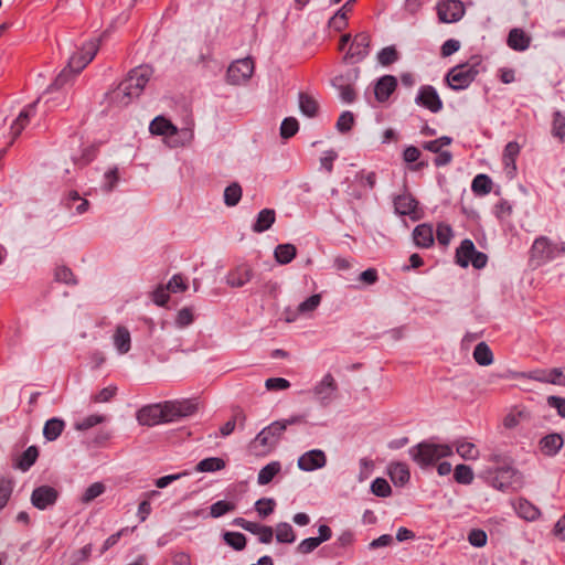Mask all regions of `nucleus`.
<instances>
[{
    "mask_svg": "<svg viewBox=\"0 0 565 565\" xmlns=\"http://www.w3.org/2000/svg\"><path fill=\"white\" fill-rule=\"evenodd\" d=\"M196 409V404L190 399L168 401L163 404L142 407L137 413V420L143 426H156L161 423L174 422L179 418L191 416Z\"/></svg>",
    "mask_w": 565,
    "mask_h": 565,
    "instance_id": "1",
    "label": "nucleus"
},
{
    "mask_svg": "<svg viewBox=\"0 0 565 565\" xmlns=\"http://www.w3.org/2000/svg\"><path fill=\"white\" fill-rule=\"evenodd\" d=\"M151 74L152 70L149 66H139L132 70L127 78L110 92V103L117 107L129 105L134 98L140 96Z\"/></svg>",
    "mask_w": 565,
    "mask_h": 565,
    "instance_id": "2",
    "label": "nucleus"
},
{
    "mask_svg": "<svg viewBox=\"0 0 565 565\" xmlns=\"http://www.w3.org/2000/svg\"><path fill=\"white\" fill-rule=\"evenodd\" d=\"M408 454L420 468L434 466L439 459L452 456V447L447 444L422 441L409 448Z\"/></svg>",
    "mask_w": 565,
    "mask_h": 565,
    "instance_id": "3",
    "label": "nucleus"
},
{
    "mask_svg": "<svg viewBox=\"0 0 565 565\" xmlns=\"http://www.w3.org/2000/svg\"><path fill=\"white\" fill-rule=\"evenodd\" d=\"M285 433V427L278 420L264 427L248 444V450L254 456H266L278 445Z\"/></svg>",
    "mask_w": 565,
    "mask_h": 565,
    "instance_id": "4",
    "label": "nucleus"
},
{
    "mask_svg": "<svg viewBox=\"0 0 565 565\" xmlns=\"http://www.w3.org/2000/svg\"><path fill=\"white\" fill-rule=\"evenodd\" d=\"M565 253V242L555 243L546 236L537 237L531 247V259L543 265Z\"/></svg>",
    "mask_w": 565,
    "mask_h": 565,
    "instance_id": "5",
    "label": "nucleus"
},
{
    "mask_svg": "<svg viewBox=\"0 0 565 565\" xmlns=\"http://www.w3.org/2000/svg\"><path fill=\"white\" fill-rule=\"evenodd\" d=\"M479 65L480 63L477 61L452 67L446 75L449 87L454 90L466 89L479 74Z\"/></svg>",
    "mask_w": 565,
    "mask_h": 565,
    "instance_id": "6",
    "label": "nucleus"
},
{
    "mask_svg": "<svg viewBox=\"0 0 565 565\" xmlns=\"http://www.w3.org/2000/svg\"><path fill=\"white\" fill-rule=\"evenodd\" d=\"M491 486L503 492H513L522 487V476L512 467H502L495 470Z\"/></svg>",
    "mask_w": 565,
    "mask_h": 565,
    "instance_id": "7",
    "label": "nucleus"
},
{
    "mask_svg": "<svg viewBox=\"0 0 565 565\" xmlns=\"http://www.w3.org/2000/svg\"><path fill=\"white\" fill-rule=\"evenodd\" d=\"M99 49L98 40L86 42L81 52L74 53L68 60V68L78 74L88 63L93 61Z\"/></svg>",
    "mask_w": 565,
    "mask_h": 565,
    "instance_id": "8",
    "label": "nucleus"
},
{
    "mask_svg": "<svg viewBox=\"0 0 565 565\" xmlns=\"http://www.w3.org/2000/svg\"><path fill=\"white\" fill-rule=\"evenodd\" d=\"M254 72V62L249 57L233 62L226 72L227 83L239 85L250 78Z\"/></svg>",
    "mask_w": 565,
    "mask_h": 565,
    "instance_id": "9",
    "label": "nucleus"
},
{
    "mask_svg": "<svg viewBox=\"0 0 565 565\" xmlns=\"http://www.w3.org/2000/svg\"><path fill=\"white\" fill-rule=\"evenodd\" d=\"M438 19L443 23L459 21L465 14V7L460 0H445L437 4Z\"/></svg>",
    "mask_w": 565,
    "mask_h": 565,
    "instance_id": "10",
    "label": "nucleus"
},
{
    "mask_svg": "<svg viewBox=\"0 0 565 565\" xmlns=\"http://www.w3.org/2000/svg\"><path fill=\"white\" fill-rule=\"evenodd\" d=\"M58 491L51 486H40L32 491L31 503L39 510L53 507L58 499Z\"/></svg>",
    "mask_w": 565,
    "mask_h": 565,
    "instance_id": "11",
    "label": "nucleus"
},
{
    "mask_svg": "<svg viewBox=\"0 0 565 565\" xmlns=\"http://www.w3.org/2000/svg\"><path fill=\"white\" fill-rule=\"evenodd\" d=\"M415 102L431 113H438L443 109V100L435 87L430 85H424L419 88Z\"/></svg>",
    "mask_w": 565,
    "mask_h": 565,
    "instance_id": "12",
    "label": "nucleus"
},
{
    "mask_svg": "<svg viewBox=\"0 0 565 565\" xmlns=\"http://www.w3.org/2000/svg\"><path fill=\"white\" fill-rule=\"evenodd\" d=\"M233 524L242 527L243 530L255 534L258 536V540L263 544H269L273 541L274 531L268 525H263L256 522H250L245 520L244 518H236L233 521Z\"/></svg>",
    "mask_w": 565,
    "mask_h": 565,
    "instance_id": "13",
    "label": "nucleus"
},
{
    "mask_svg": "<svg viewBox=\"0 0 565 565\" xmlns=\"http://www.w3.org/2000/svg\"><path fill=\"white\" fill-rule=\"evenodd\" d=\"M338 391V383L331 373H327L313 387L315 396L322 405H328Z\"/></svg>",
    "mask_w": 565,
    "mask_h": 565,
    "instance_id": "14",
    "label": "nucleus"
},
{
    "mask_svg": "<svg viewBox=\"0 0 565 565\" xmlns=\"http://www.w3.org/2000/svg\"><path fill=\"white\" fill-rule=\"evenodd\" d=\"M370 43L371 36L367 33L361 32L356 34L344 58L353 60V62L362 61L369 54Z\"/></svg>",
    "mask_w": 565,
    "mask_h": 565,
    "instance_id": "15",
    "label": "nucleus"
},
{
    "mask_svg": "<svg viewBox=\"0 0 565 565\" xmlns=\"http://www.w3.org/2000/svg\"><path fill=\"white\" fill-rule=\"evenodd\" d=\"M327 463V457L320 449H313L305 452L298 459V467L303 471H313L324 467Z\"/></svg>",
    "mask_w": 565,
    "mask_h": 565,
    "instance_id": "16",
    "label": "nucleus"
},
{
    "mask_svg": "<svg viewBox=\"0 0 565 565\" xmlns=\"http://www.w3.org/2000/svg\"><path fill=\"white\" fill-rule=\"evenodd\" d=\"M417 205L418 202L411 194H401L394 199L395 212L399 215H408L413 220H417Z\"/></svg>",
    "mask_w": 565,
    "mask_h": 565,
    "instance_id": "17",
    "label": "nucleus"
},
{
    "mask_svg": "<svg viewBox=\"0 0 565 565\" xmlns=\"http://www.w3.org/2000/svg\"><path fill=\"white\" fill-rule=\"evenodd\" d=\"M397 79L393 75L382 76L375 84L374 95L377 102H386L396 89Z\"/></svg>",
    "mask_w": 565,
    "mask_h": 565,
    "instance_id": "18",
    "label": "nucleus"
},
{
    "mask_svg": "<svg viewBox=\"0 0 565 565\" xmlns=\"http://www.w3.org/2000/svg\"><path fill=\"white\" fill-rule=\"evenodd\" d=\"M253 278V269L248 265H239L226 276V284L233 288L243 287Z\"/></svg>",
    "mask_w": 565,
    "mask_h": 565,
    "instance_id": "19",
    "label": "nucleus"
},
{
    "mask_svg": "<svg viewBox=\"0 0 565 565\" xmlns=\"http://www.w3.org/2000/svg\"><path fill=\"white\" fill-rule=\"evenodd\" d=\"M531 36L520 28L511 29L507 39L508 46L516 52H523L527 50L531 45Z\"/></svg>",
    "mask_w": 565,
    "mask_h": 565,
    "instance_id": "20",
    "label": "nucleus"
},
{
    "mask_svg": "<svg viewBox=\"0 0 565 565\" xmlns=\"http://www.w3.org/2000/svg\"><path fill=\"white\" fill-rule=\"evenodd\" d=\"M413 239L418 247H430L434 244L433 226L427 223L417 225L413 231Z\"/></svg>",
    "mask_w": 565,
    "mask_h": 565,
    "instance_id": "21",
    "label": "nucleus"
},
{
    "mask_svg": "<svg viewBox=\"0 0 565 565\" xmlns=\"http://www.w3.org/2000/svg\"><path fill=\"white\" fill-rule=\"evenodd\" d=\"M39 102L40 99H36L34 103L28 105L13 121L11 125V134L13 139L17 138L29 124V119L34 114L35 106Z\"/></svg>",
    "mask_w": 565,
    "mask_h": 565,
    "instance_id": "22",
    "label": "nucleus"
},
{
    "mask_svg": "<svg viewBox=\"0 0 565 565\" xmlns=\"http://www.w3.org/2000/svg\"><path fill=\"white\" fill-rule=\"evenodd\" d=\"M149 130L157 136H174L178 134V128L162 116L156 117L150 122Z\"/></svg>",
    "mask_w": 565,
    "mask_h": 565,
    "instance_id": "23",
    "label": "nucleus"
},
{
    "mask_svg": "<svg viewBox=\"0 0 565 565\" xmlns=\"http://www.w3.org/2000/svg\"><path fill=\"white\" fill-rule=\"evenodd\" d=\"M388 473L393 483L399 487L406 484L411 478L409 469L404 462H392L388 466Z\"/></svg>",
    "mask_w": 565,
    "mask_h": 565,
    "instance_id": "24",
    "label": "nucleus"
},
{
    "mask_svg": "<svg viewBox=\"0 0 565 565\" xmlns=\"http://www.w3.org/2000/svg\"><path fill=\"white\" fill-rule=\"evenodd\" d=\"M332 85L339 90L340 97L344 103L350 104L355 100V90L343 75L335 76L332 79Z\"/></svg>",
    "mask_w": 565,
    "mask_h": 565,
    "instance_id": "25",
    "label": "nucleus"
},
{
    "mask_svg": "<svg viewBox=\"0 0 565 565\" xmlns=\"http://www.w3.org/2000/svg\"><path fill=\"white\" fill-rule=\"evenodd\" d=\"M563 446V438L559 434H550L540 440V449L546 456L556 455Z\"/></svg>",
    "mask_w": 565,
    "mask_h": 565,
    "instance_id": "26",
    "label": "nucleus"
},
{
    "mask_svg": "<svg viewBox=\"0 0 565 565\" xmlns=\"http://www.w3.org/2000/svg\"><path fill=\"white\" fill-rule=\"evenodd\" d=\"M475 248L471 239H463L456 250V263L463 268L468 267L475 254Z\"/></svg>",
    "mask_w": 565,
    "mask_h": 565,
    "instance_id": "27",
    "label": "nucleus"
},
{
    "mask_svg": "<svg viewBox=\"0 0 565 565\" xmlns=\"http://www.w3.org/2000/svg\"><path fill=\"white\" fill-rule=\"evenodd\" d=\"M457 454L463 460H477L480 456V451L473 443L467 441L466 439H457L454 441Z\"/></svg>",
    "mask_w": 565,
    "mask_h": 565,
    "instance_id": "28",
    "label": "nucleus"
},
{
    "mask_svg": "<svg viewBox=\"0 0 565 565\" xmlns=\"http://www.w3.org/2000/svg\"><path fill=\"white\" fill-rule=\"evenodd\" d=\"M114 345L120 354H125L130 350L131 338L129 330L124 326H118L114 333Z\"/></svg>",
    "mask_w": 565,
    "mask_h": 565,
    "instance_id": "29",
    "label": "nucleus"
},
{
    "mask_svg": "<svg viewBox=\"0 0 565 565\" xmlns=\"http://www.w3.org/2000/svg\"><path fill=\"white\" fill-rule=\"evenodd\" d=\"M275 220V211L271 209H264L258 213L256 222L253 224L252 228L255 233H263L271 227Z\"/></svg>",
    "mask_w": 565,
    "mask_h": 565,
    "instance_id": "30",
    "label": "nucleus"
},
{
    "mask_svg": "<svg viewBox=\"0 0 565 565\" xmlns=\"http://www.w3.org/2000/svg\"><path fill=\"white\" fill-rule=\"evenodd\" d=\"M65 423L60 418H51L46 420L43 427V436L46 440L53 441L57 439L64 430Z\"/></svg>",
    "mask_w": 565,
    "mask_h": 565,
    "instance_id": "31",
    "label": "nucleus"
},
{
    "mask_svg": "<svg viewBox=\"0 0 565 565\" xmlns=\"http://www.w3.org/2000/svg\"><path fill=\"white\" fill-rule=\"evenodd\" d=\"M520 153V146L516 141H510L503 151V163L509 173H513L516 170L515 160Z\"/></svg>",
    "mask_w": 565,
    "mask_h": 565,
    "instance_id": "32",
    "label": "nucleus"
},
{
    "mask_svg": "<svg viewBox=\"0 0 565 565\" xmlns=\"http://www.w3.org/2000/svg\"><path fill=\"white\" fill-rule=\"evenodd\" d=\"M298 100H299L300 111L303 115H306L310 118L317 116L318 110H319V105H318V102L311 95H308L306 93H299Z\"/></svg>",
    "mask_w": 565,
    "mask_h": 565,
    "instance_id": "33",
    "label": "nucleus"
},
{
    "mask_svg": "<svg viewBox=\"0 0 565 565\" xmlns=\"http://www.w3.org/2000/svg\"><path fill=\"white\" fill-rule=\"evenodd\" d=\"M297 254V248L292 244H279L274 252V256L277 263L281 265L289 264Z\"/></svg>",
    "mask_w": 565,
    "mask_h": 565,
    "instance_id": "34",
    "label": "nucleus"
},
{
    "mask_svg": "<svg viewBox=\"0 0 565 565\" xmlns=\"http://www.w3.org/2000/svg\"><path fill=\"white\" fill-rule=\"evenodd\" d=\"M515 510L521 518L529 520V521L536 520L541 514L540 510L534 504H532L530 501H527L525 499L518 500Z\"/></svg>",
    "mask_w": 565,
    "mask_h": 565,
    "instance_id": "35",
    "label": "nucleus"
},
{
    "mask_svg": "<svg viewBox=\"0 0 565 565\" xmlns=\"http://www.w3.org/2000/svg\"><path fill=\"white\" fill-rule=\"evenodd\" d=\"M473 359L481 366H488L493 362V354L486 342H480L473 350Z\"/></svg>",
    "mask_w": 565,
    "mask_h": 565,
    "instance_id": "36",
    "label": "nucleus"
},
{
    "mask_svg": "<svg viewBox=\"0 0 565 565\" xmlns=\"http://www.w3.org/2000/svg\"><path fill=\"white\" fill-rule=\"evenodd\" d=\"M280 469L281 465L279 461L269 462L259 470L257 482L260 486L268 484L274 479V477L280 471Z\"/></svg>",
    "mask_w": 565,
    "mask_h": 565,
    "instance_id": "37",
    "label": "nucleus"
},
{
    "mask_svg": "<svg viewBox=\"0 0 565 565\" xmlns=\"http://www.w3.org/2000/svg\"><path fill=\"white\" fill-rule=\"evenodd\" d=\"M39 449L36 446L28 447L21 455L17 467L22 471H28L36 461Z\"/></svg>",
    "mask_w": 565,
    "mask_h": 565,
    "instance_id": "38",
    "label": "nucleus"
},
{
    "mask_svg": "<svg viewBox=\"0 0 565 565\" xmlns=\"http://www.w3.org/2000/svg\"><path fill=\"white\" fill-rule=\"evenodd\" d=\"M225 468V461L222 458L210 457L201 460L195 470L199 472H214Z\"/></svg>",
    "mask_w": 565,
    "mask_h": 565,
    "instance_id": "39",
    "label": "nucleus"
},
{
    "mask_svg": "<svg viewBox=\"0 0 565 565\" xmlns=\"http://www.w3.org/2000/svg\"><path fill=\"white\" fill-rule=\"evenodd\" d=\"M471 190L478 195L489 194L492 190V181L487 174H478L472 180Z\"/></svg>",
    "mask_w": 565,
    "mask_h": 565,
    "instance_id": "40",
    "label": "nucleus"
},
{
    "mask_svg": "<svg viewBox=\"0 0 565 565\" xmlns=\"http://www.w3.org/2000/svg\"><path fill=\"white\" fill-rule=\"evenodd\" d=\"M276 540L279 543H294L296 541V534L292 526L287 522L278 523L276 525Z\"/></svg>",
    "mask_w": 565,
    "mask_h": 565,
    "instance_id": "41",
    "label": "nucleus"
},
{
    "mask_svg": "<svg viewBox=\"0 0 565 565\" xmlns=\"http://www.w3.org/2000/svg\"><path fill=\"white\" fill-rule=\"evenodd\" d=\"M551 134L561 142H565V116L559 110L553 114Z\"/></svg>",
    "mask_w": 565,
    "mask_h": 565,
    "instance_id": "42",
    "label": "nucleus"
},
{
    "mask_svg": "<svg viewBox=\"0 0 565 565\" xmlns=\"http://www.w3.org/2000/svg\"><path fill=\"white\" fill-rule=\"evenodd\" d=\"M98 147L96 145H90L85 147L82 150V153L79 157H73V163L77 166L78 168H84L87 164H89L97 156Z\"/></svg>",
    "mask_w": 565,
    "mask_h": 565,
    "instance_id": "43",
    "label": "nucleus"
},
{
    "mask_svg": "<svg viewBox=\"0 0 565 565\" xmlns=\"http://www.w3.org/2000/svg\"><path fill=\"white\" fill-rule=\"evenodd\" d=\"M473 471L470 466L457 465L454 470V479L460 484H470L473 481Z\"/></svg>",
    "mask_w": 565,
    "mask_h": 565,
    "instance_id": "44",
    "label": "nucleus"
},
{
    "mask_svg": "<svg viewBox=\"0 0 565 565\" xmlns=\"http://www.w3.org/2000/svg\"><path fill=\"white\" fill-rule=\"evenodd\" d=\"M242 186L237 182L231 183L224 190V203L227 206H235L242 198Z\"/></svg>",
    "mask_w": 565,
    "mask_h": 565,
    "instance_id": "45",
    "label": "nucleus"
},
{
    "mask_svg": "<svg viewBox=\"0 0 565 565\" xmlns=\"http://www.w3.org/2000/svg\"><path fill=\"white\" fill-rule=\"evenodd\" d=\"M223 539L235 551H242L246 546V537L239 532H225Z\"/></svg>",
    "mask_w": 565,
    "mask_h": 565,
    "instance_id": "46",
    "label": "nucleus"
},
{
    "mask_svg": "<svg viewBox=\"0 0 565 565\" xmlns=\"http://www.w3.org/2000/svg\"><path fill=\"white\" fill-rule=\"evenodd\" d=\"M236 508L235 503L226 500H220L213 503L210 508V514L212 518H221L224 514L234 511Z\"/></svg>",
    "mask_w": 565,
    "mask_h": 565,
    "instance_id": "47",
    "label": "nucleus"
},
{
    "mask_svg": "<svg viewBox=\"0 0 565 565\" xmlns=\"http://www.w3.org/2000/svg\"><path fill=\"white\" fill-rule=\"evenodd\" d=\"M398 60V53L395 46H386L377 53V61L381 65L387 66Z\"/></svg>",
    "mask_w": 565,
    "mask_h": 565,
    "instance_id": "48",
    "label": "nucleus"
},
{
    "mask_svg": "<svg viewBox=\"0 0 565 565\" xmlns=\"http://www.w3.org/2000/svg\"><path fill=\"white\" fill-rule=\"evenodd\" d=\"M299 124L296 118L287 117L280 125V136L284 139H288L297 134Z\"/></svg>",
    "mask_w": 565,
    "mask_h": 565,
    "instance_id": "49",
    "label": "nucleus"
},
{
    "mask_svg": "<svg viewBox=\"0 0 565 565\" xmlns=\"http://www.w3.org/2000/svg\"><path fill=\"white\" fill-rule=\"evenodd\" d=\"M54 279L66 285H76L77 280L73 271L66 266H58L54 271Z\"/></svg>",
    "mask_w": 565,
    "mask_h": 565,
    "instance_id": "50",
    "label": "nucleus"
},
{
    "mask_svg": "<svg viewBox=\"0 0 565 565\" xmlns=\"http://www.w3.org/2000/svg\"><path fill=\"white\" fill-rule=\"evenodd\" d=\"M276 502L271 498H262L256 501L255 503V510L257 511L258 515L263 519L267 518L269 514L273 513L275 509Z\"/></svg>",
    "mask_w": 565,
    "mask_h": 565,
    "instance_id": "51",
    "label": "nucleus"
},
{
    "mask_svg": "<svg viewBox=\"0 0 565 565\" xmlns=\"http://www.w3.org/2000/svg\"><path fill=\"white\" fill-rule=\"evenodd\" d=\"M13 491V481L8 478H0V509H3Z\"/></svg>",
    "mask_w": 565,
    "mask_h": 565,
    "instance_id": "52",
    "label": "nucleus"
},
{
    "mask_svg": "<svg viewBox=\"0 0 565 565\" xmlns=\"http://www.w3.org/2000/svg\"><path fill=\"white\" fill-rule=\"evenodd\" d=\"M371 491L381 498H386L392 493L391 486L384 478H376L371 484Z\"/></svg>",
    "mask_w": 565,
    "mask_h": 565,
    "instance_id": "53",
    "label": "nucleus"
},
{
    "mask_svg": "<svg viewBox=\"0 0 565 565\" xmlns=\"http://www.w3.org/2000/svg\"><path fill=\"white\" fill-rule=\"evenodd\" d=\"M105 492V486L102 482L92 483L83 493L82 502L89 503L95 500L97 497Z\"/></svg>",
    "mask_w": 565,
    "mask_h": 565,
    "instance_id": "54",
    "label": "nucleus"
},
{
    "mask_svg": "<svg viewBox=\"0 0 565 565\" xmlns=\"http://www.w3.org/2000/svg\"><path fill=\"white\" fill-rule=\"evenodd\" d=\"M454 236L452 228L449 224L439 223L436 230V237L440 245L447 246Z\"/></svg>",
    "mask_w": 565,
    "mask_h": 565,
    "instance_id": "55",
    "label": "nucleus"
},
{
    "mask_svg": "<svg viewBox=\"0 0 565 565\" xmlns=\"http://www.w3.org/2000/svg\"><path fill=\"white\" fill-rule=\"evenodd\" d=\"M75 75V73L73 71H71L68 68V66H66L64 70L61 71V73L56 76V78L54 79V82L51 84V86L49 87V90H54V89H60L62 88L64 85H66L71 79L72 77Z\"/></svg>",
    "mask_w": 565,
    "mask_h": 565,
    "instance_id": "56",
    "label": "nucleus"
},
{
    "mask_svg": "<svg viewBox=\"0 0 565 565\" xmlns=\"http://www.w3.org/2000/svg\"><path fill=\"white\" fill-rule=\"evenodd\" d=\"M320 302H321V296L319 294H315V295L310 296L309 298H307L301 303H299L298 312L299 313L312 312L313 310L317 309V307L320 305Z\"/></svg>",
    "mask_w": 565,
    "mask_h": 565,
    "instance_id": "57",
    "label": "nucleus"
},
{
    "mask_svg": "<svg viewBox=\"0 0 565 565\" xmlns=\"http://www.w3.org/2000/svg\"><path fill=\"white\" fill-rule=\"evenodd\" d=\"M354 124V116L351 111H343L337 121V129L340 132H348L352 129Z\"/></svg>",
    "mask_w": 565,
    "mask_h": 565,
    "instance_id": "58",
    "label": "nucleus"
},
{
    "mask_svg": "<svg viewBox=\"0 0 565 565\" xmlns=\"http://www.w3.org/2000/svg\"><path fill=\"white\" fill-rule=\"evenodd\" d=\"M105 420V417L103 415H89L87 417H85L84 419H82L81 422H77L75 424V428L77 430H86V429H89L100 423H103Z\"/></svg>",
    "mask_w": 565,
    "mask_h": 565,
    "instance_id": "59",
    "label": "nucleus"
},
{
    "mask_svg": "<svg viewBox=\"0 0 565 565\" xmlns=\"http://www.w3.org/2000/svg\"><path fill=\"white\" fill-rule=\"evenodd\" d=\"M348 25V15L343 9H340L330 20L329 26L335 31H342Z\"/></svg>",
    "mask_w": 565,
    "mask_h": 565,
    "instance_id": "60",
    "label": "nucleus"
},
{
    "mask_svg": "<svg viewBox=\"0 0 565 565\" xmlns=\"http://www.w3.org/2000/svg\"><path fill=\"white\" fill-rule=\"evenodd\" d=\"M468 541L472 546L482 547L487 544V533L479 529L471 530L468 535Z\"/></svg>",
    "mask_w": 565,
    "mask_h": 565,
    "instance_id": "61",
    "label": "nucleus"
},
{
    "mask_svg": "<svg viewBox=\"0 0 565 565\" xmlns=\"http://www.w3.org/2000/svg\"><path fill=\"white\" fill-rule=\"evenodd\" d=\"M188 288L186 284L183 280V277L179 274L173 275L172 278L167 284V289L171 292H183Z\"/></svg>",
    "mask_w": 565,
    "mask_h": 565,
    "instance_id": "62",
    "label": "nucleus"
},
{
    "mask_svg": "<svg viewBox=\"0 0 565 565\" xmlns=\"http://www.w3.org/2000/svg\"><path fill=\"white\" fill-rule=\"evenodd\" d=\"M321 543L317 540V537H308L302 540L298 546L297 552L299 554H309L315 551Z\"/></svg>",
    "mask_w": 565,
    "mask_h": 565,
    "instance_id": "63",
    "label": "nucleus"
},
{
    "mask_svg": "<svg viewBox=\"0 0 565 565\" xmlns=\"http://www.w3.org/2000/svg\"><path fill=\"white\" fill-rule=\"evenodd\" d=\"M548 381L554 385H563L565 386V367H554L551 369V373L548 374Z\"/></svg>",
    "mask_w": 565,
    "mask_h": 565,
    "instance_id": "64",
    "label": "nucleus"
}]
</instances>
